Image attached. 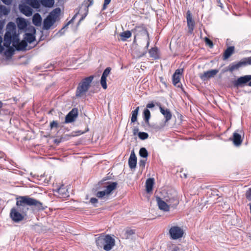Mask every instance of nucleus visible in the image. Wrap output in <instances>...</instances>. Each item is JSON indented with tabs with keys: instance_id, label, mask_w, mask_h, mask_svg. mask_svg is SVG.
I'll return each mask as SVG.
<instances>
[{
	"instance_id": "nucleus-1",
	"label": "nucleus",
	"mask_w": 251,
	"mask_h": 251,
	"mask_svg": "<svg viewBox=\"0 0 251 251\" xmlns=\"http://www.w3.org/2000/svg\"><path fill=\"white\" fill-rule=\"evenodd\" d=\"M16 204V206L15 207L26 216L29 209V206H34L39 210L45 209L42 202L28 196H19L17 198Z\"/></svg>"
},
{
	"instance_id": "nucleus-2",
	"label": "nucleus",
	"mask_w": 251,
	"mask_h": 251,
	"mask_svg": "<svg viewBox=\"0 0 251 251\" xmlns=\"http://www.w3.org/2000/svg\"><path fill=\"white\" fill-rule=\"evenodd\" d=\"M95 241L99 249H103L105 251H110L115 245L114 238L109 234H99V237L96 238Z\"/></svg>"
},
{
	"instance_id": "nucleus-3",
	"label": "nucleus",
	"mask_w": 251,
	"mask_h": 251,
	"mask_svg": "<svg viewBox=\"0 0 251 251\" xmlns=\"http://www.w3.org/2000/svg\"><path fill=\"white\" fill-rule=\"evenodd\" d=\"M94 79V76L91 75L83 79L77 87L75 96L76 97L83 96L89 90L90 84Z\"/></svg>"
},
{
	"instance_id": "nucleus-4",
	"label": "nucleus",
	"mask_w": 251,
	"mask_h": 251,
	"mask_svg": "<svg viewBox=\"0 0 251 251\" xmlns=\"http://www.w3.org/2000/svg\"><path fill=\"white\" fill-rule=\"evenodd\" d=\"M61 12L59 8H56L50 13L49 15L43 21V28L45 30H49L55 23L57 17Z\"/></svg>"
},
{
	"instance_id": "nucleus-5",
	"label": "nucleus",
	"mask_w": 251,
	"mask_h": 251,
	"mask_svg": "<svg viewBox=\"0 0 251 251\" xmlns=\"http://www.w3.org/2000/svg\"><path fill=\"white\" fill-rule=\"evenodd\" d=\"M7 30L4 35V41L5 46H9L11 44V35L17 32L15 24L12 22L8 23L6 26Z\"/></svg>"
},
{
	"instance_id": "nucleus-6",
	"label": "nucleus",
	"mask_w": 251,
	"mask_h": 251,
	"mask_svg": "<svg viewBox=\"0 0 251 251\" xmlns=\"http://www.w3.org/2000/svg\"><path fill=\"white\" fill-rule=\"evenodd\" d=\"M117 184L116 182H107L105 183L103 187L105 189L103 191L97 192L95 194L96 196L99 198H102L105 196L108 195L112 191L116 188Z\"/></svg>"
},
{
	"instance_id": "nucleus-7",
	"label": "nucleus",
	"mask_w": 251,
	"mask_h": 251,
	"mask_svg": "<svg viewBox=\"0 0 251 251\" xmlns=\"http://www.w3.org/2000/svg\"><path fill=\"white\" fill-rule=\"evenodd\" d=\"M248 65H251V56L243 58L237 63H231L228 65L226 71L232 72L233 71L238 70L241 67Z\"/></svg>"
},
{
	"instance_id": "nucleus-8",
	"label": "nucleus",
	"mask_w": 251,
	"mask_h": 251,
	"mask_svg": "<svg viewBox=\"0 0 251 251\" xmlns=\"http://www.w3.org/2000/svg\"><path fill=\"white\" fill-rule=\"evenodd\" d=\"M234 87H242L245 85L251 87V75L240 76L233 82Z\"/></svg>"
},
{
	"instance_id": "nucleus-9",
	"label": "nucleus",
	"mask_w": 251,
	"mask_h": 251,
	"mask_svg": "<svg viewBox=\"0 0 251 251\" xmlns=\"http://www.w3.org/2000/svg\"><path fill=\"white\" fill-rule=\"evenodd\" d=\"M131 32L134 34V42H135L136 37L138 36H146V37H148L149 36V33L144 25L136 26L135 28L131 30Z\"/></svg>"
},
{
	"instance_id": "nucleus-10",
	"label": "nucleus",
	"mask_w": 251,
	"mask_h": 251,
	"mask_svg": "<svg viewBox=\"0 0 251 251\" xmlns=\"http://www.w3.org/2000/svg\"><path fill=\"white\" fill-rule=\"evenodd\" d=\"M26 215L20 212L15 207L11 208L10 212V217L15 223H19L23 221Z\"/></svg>"
},
{
	"instance_id": "nucleus-11",
	"label": "nucleus",
	"mask_w": 251,
	"mask_h": 251,
	"mask_svg": "<svg viewBox=\"0 0 251 251\" xmlns=\"http://www.w3.org/2000/svg\"><path fill=\"white\" fill-rule=\"evenodd\" d=\"M169 233L171 238L176 240L182 237L183 231L180 227L174 226L170 229Z\"/></svg>"
},
{
	"instance_id": "nucleus-12",
	"label": "nucleus",
	"mask_w": 251,
	"mask_h": 251,
	"mask_svg": "<svg viewBox=\"0 0 251 251\" xmlns=\"http://www.w3.org/2000/svg\"><path fill=\"white\" fill-rule=\"evenodd\" d=\"M165 201L168 203V205H169V207L174 208L176 207L179 203L178 199L176 192L173 196H170L168 195L165 198Z\"/></svg>"
},
{
	"instance_id": "nucleus-13",
	"label": "nucleus",
	"mask_w": 251,
	"mask_h": 251,
	"mask_svg": "<svg viewBox=\"0 0 251 251\" xmlns=\"http://www.w3.org/2000/svg\"><path fill=\"white\" fill-rule=\"evenodd\" d=\"M78 116V110L76 108H73L66 116L65 123H70L74 122Z\"/></svg>"
},
{
	"instance_id": "nucleus-14",
	"label": "nucleus",
	"mask_w": 251,
	"mask_h": 251,
	"mask_svg": "<svg viewBox=\"0 0 251 251\" xmlns=\"http://www.w3.org/2000/svg\"><path fill=\"white\" fill-rule=\"evenodd\" d=\"M219 72L218 70L213 69L204 72L203 74H200L199 76L202 81H205L208 79L214 77Z\"/></svg>"
},
{
	"instance_id": "nucleus-15",
	"label": "nucleus",
	"mask_w": 251,
	"mask_h": 251,
	"mask_svg": "<svg viewBox=\"0 0 251 251\" xmlns=\"http://www.w3.org/2000/svg\"><path fill=\"white\" fill-rule=\"evenodd\" d=\"M186 19L187 23V26L189 28L188 32L192 34L195 26V22L193 19L192 15L190 11H188L186 13Z\"/></svg>"
},
{
	"instance_id": "nucleus-16",
	"label": "nucleus",
	"mask_w": 251,
	"mask_h": 251,
	"mask_svg": "<svg viewBox=\"0 0 251 251\" xmlns=\"http://www.w3.org/2000/svg\"><path fill=\"white\" fill-rule=\"evenodd\" d=\"M183 72V69H177L173 75V83L174 85L177 87L180 86L179 83L180 82V76Z\"/></svg>"
},
{
	"instance_id": "nucleus-17",
	"label": "nucleus",
	"mask_w": 251,
	"mask_h": 251,
	"mask_svg": "<svg viewBox=\"0 0 251 251\" xmlns=\"http://www.w3.org/2000/svg\"><path fill=\"white\" fill-rule=\"evenodd\" d=\"M156 200L159 208L164 211H169L170 210L169 205L166 201H163L160 197H156Z\"/></svg>"
},
{
	"instance_id": "nucleus-18",
	"label": "nucleus",
	"mask_w": 251,
	"mask_h": 251,
	"mask_svg": "<svg viewBox=\"0 0 251 251\" xmlns=\"http://www.w3.org/2000/svg\"><path fill=\"white\" fill-rule=\"evenodd\" d=\"M136 164L137 157L134 153V151H132L130 153L129 158L128 159L129 167L131 170L134 169L136 167Z\"/></svg>"
},
{
	"instance_id": "nucleus-19",
	"label": "nucleus",
	"mask_w": 251,
	"mask_h": 251,
	"mask_svg": "<svg viewBox=\"0 0 251 251\" xmlns=\"http://www.w3.org/2000/svg\"><path fill=\"white\" fill-rule=\"evenodd\" d=\"M19 9L21 12L26 16L29 17L32 15L33 13L32 9L26 5H20Z\"/></svg>"
},
{
	"instance_id": "nucleus-20",
	"label": "nucleus",
	"mask_w": 251,
	"mask_h": 251,
	"mask_svg": "<svg viewBox=\"0 0 251 251\" xmlns=\"http://www.w3.org/2000/svg\"><path fill=\"white\" fill-rule=\"evenodd\" d=\"M160 112L164 115L165 121V123L168 122L170 121L172 117V113L169 109H164L161 106H160Z\"/></svg>"
},
{
	"instance_id": "nucleus-21",
	"label": "nucleus",
	"mask_w": 251,
	"mask_h": 251,
	"mask_svg": "<svg viewBox=\"0 0 251 251\" xmlns=\"http://www.w3.org/2000/svg\"><path fill=\"white\" fill-rule=\"evenodd\" d=\"M234 145L236 146H240L242 142V139L240 134L237 132H234L233 138L232 139Z\"/></svg>"
},
{
	"instance_id": "nucleus-22",
	"label": "nucleus",
	"mask_w": 251,
	"mask_h": 251,
	"mask_svg": "<svg viewBox=\"0 0 251 251\" xmlns=\"http://www.w3.org/2000/svg\"><path fill=\"white\" fill-rule=\"evenodd\" d=\"M234 49V46L228 47L224 51L223 59L226 60L228 59L233 53Z\"/></svg>"
},
{
	"instance_id": "nucleus-23",
	"label": "nucleus",
	"mask_w": 251,
	"mask_h": 251,
	"mask_svg": "<svg viewBox=\"0 0 251 251\" xmlns=\"http://www.w3.org/2000/svg\"><path fill=\"white\" fill-rule=\"evenodd\" d=\"M17 26L19 29L23 30L26 28L27 23L25 20L22 18H18L16 20Z\"/></svg>"
},
{
	"instance_id": "nucleus-24",
	"label": "nucleus",
	"mask_w": 251,
	"mask_h": 251,
	"mask_svg": "<svg viewBox=\"0 0 251 251\" xmlns=\"http://www.w3.org/2000/svg\"><path fill=\"white\" fill-rule=\"evenodd\" d=\"M154 183V181L153 178H149L147 179L146 182V188L148 193L152 191Z\"/></svg>"
},
{
	"instance_id": "nucleus-25",
	"label": "nucleus",
	"mask_w": 251,
	"mask_h": 251,
	"mask_svg": "<svg viewBox=\"0 0 251 251\" xmlns=\"http://www.w3.org/2000/svg\"><path fill=\"white\" fill-rule=\"evenodd\" d=\"M42 22V18L41 15L38 13H35L32 18V23L36 26L40 25Z\"/></svg>"
},
{
	"instance_id": "nucleus-26",
	"label": "nucleus",
	"mask_w": 251,
	"mask_h": 251,
	"mask_svg": "<svg viewBox=\"0 0 251 251\" xmlns=\"http://www.w3.org/2000/svg\"><path fill=\"white\" fill-rule=\"evenodd\" d=\"M27 46V43H26V41L25 40H23L21 41V42L19 41V42L17 44V45H16L15 48L17 50H26V47Z\"/></svg>"
},
{
	"instance_id": "nucleus-27",
	"label": "nucleus",
	"mask_w": 251,
	"mask_h": 251,
	"mask_svg": "<svg viewBox=\"0 0 251 251\" xmlns=\"http://www.w3.org/2000/svg\"><path fill=\"white\" fill-rule=\"evenodd\" d=\"M25 2L31 6L33 8H39L40 4L39 0H25Z\"/></svg>"
},
{
	"instance_id": "nucleus-28",
	"label": "nucleus",
	"mask_w": 251,
	"mask_h": 251,
	"mask_svg": "<svg viewBox=\"0 0 251 251\" xmlns=\"http://www.w3.org/2000/svg\"><path fill=\"white\" fill-rule=\"evenodd\" d=\"M24 40L27 43L30 44L35 40V36L32 33H26L25 34Z\"/></svg>"
},
{
	"instance_id": "nucleus-29",
	"label": "nucleus",
	"mask_w": 251,
	"mask_h": 251,
	"mask_svg": "<svg viewBox=\"0 0 251 251\" xmlns=\"http://www.w3.org/2000/svg\"><path fill=\"white\" fill-rule=\"evenodd\" d=\"M39 2L44 7H51L54 3V0H38Z\"/></svg>"
},
{
	"instance_id": "nucleus-30",
	"label": "nucleus",
	"mask_w": 251,
	"mask_h": 251,
	"mask_svg": "<svg viewBox=\"0 0 251 251\" xmlns=\"http://www.w3.org/2000/svg\"><path fill=\"white\" fill-rule=\"evenodd\" d=\"M149 53L150 54V56L151 57L155 59H158L159 58L158 53V49L156 47L151 48L149 50Z\"/></svg>"
},
{
	"instance_id": "nucleus-31",
	"label": "nucleus",
	"mask_w": 251,
	"mask_h": 251,
	"mask_svg": "<svg viewBox=\"0 0 251 251\" xmlns=\"http://www.w3.org/2000/svg\"><path fill=\"white\" fill-rule=\"evenodd\" d=\"M5 44H4V42H3V46H4L7 48V50L4 52V54L6 56H11L14 54V52L15 51L14 49H13V47L10 46V45H9V46H5Z\"/></svg>"
},
{
	"instance_id": "nucleus-32",
	"label": "nucleus",
	"mask_w": 251,
	"mask_h": 251,
	"mask_svg": "<svg viewBox=\"0 0 251 251\" xmlns=\"http://www.w3.org/2000/svg\"><path fill=\"white\" fill-rule=\"evenodd\" d=\"M120 35L121 37V40L123 41H125L127 39L130 38L131 36V32L129 30H126L122 32Z\"/></svg>"
},
{
	"instance_id": "nucleus-33",
	"label": "nucleus",
	"mask_w": 251,
	"mask_h": 251,
	"mask_svg": "<svg viewBox=\"0 0 251 251\" xmlns=\"http://www.w3.org/2000/svg\"><path fill=\"white\" fill-rule=\"evenodd\" d=\"M19 41V35L17 32H16L15 34H13V35H11V43H12V45L14 47L17 45Z\"/></svg>"
},
{
	"instance_id": "nucleus-34",
	"label": "nucleus",
	"mask_w": 251,
	"mask_h": 251,
	"mask_svg": "<svg viewBox=\"0 0 251 251\" xmlns=\"http://www.w3.org/2000/svg\"><path fill=\"white\" fill-rule=\"evenodd\" d=\"M10 12L9 9L4 5H0V17L2 15H7Z\"/></svg>"
},
{
	"instance_id": "nucleus-35",
	"label": "nucleus",
	"mask_w": 251,
	"mask_h": 251,
	"mask_svg": "<svg viewBox=\"0 0 251 251\" xmlns=\"http://www.w3.org/2000/svg\"><path fill=\"white\" fill-rule=\"evenodd\" d=\"M139 110V107H137L134 110L132 111V116L131 118V121L132 123H134L137 121Z\"/></svg>"
},
{
	"instance_id": "nucleus-36",
	"label": "nucleus",
	"mask_w": 251,
	"mask_h": 251,
	"mask_svg": "<svg viewBox=\"0 0 251 251\" xmlns=\"http://www.w3.org/2000/svg\"><path fill=\"white\" fill-rule=\"evenodd\" d=\"M144 119L146 123H149L151 117V113L148 109H145L143 112Z\"/></svg>"
},
{
	"instance_id": "nucleus-37",
	"label": "nucleus",
	"mask_w": 251,
	"mask_h": 251,
	"mask_svg": "<svg viewBox=\"0 0 251 251\" xmlns=\"http://www.w3.org/2000/svg\"><path fill=\"white\" fill-rule=\"evenodd\" d=\"M57 192L62 196L66 197L67 195V190L63 186L60 187L57 189Z\"/></svg>"
},
{
	"instance_id": "nucleus-38",
	"label": "nucleus",
	"mask_w": 251,
	"mask_h": 251,
	"mask_svg": "<svg viewBox=\"0 0 251 251\" xmlns=\"http://www.w3.org/2000/svg\"><path fill=\"white\" fill-rule=\"evenodd\" d=\"M139 155L140 156L146 158L148 156V152L146 148H142L140 149L139 151Z\"/></svg>"
},
{
	"instance_id": "nucleus-39",
	"label": "nucleus",
	"mask_w": 251,
	"mask_h": 251,
	"mask_svg": "<svg viewBox=\"0 0 251 251\" xmlns=\"http://www.w3.org/2000/svg\"><path fill=\"white\" fill-rule=\"evenodd\" d=\"M138 137L141 140H145L148 138L149 135L147 133L145 132H139Z\"/></svg>"
},
{
	"instance_id": "nucleus-40",
	"label": "nucleus",
	"mask_w": 251,
	"mask_h": 251,
	"mask_svg": "<svg viewBox=\"0 0 251 251\" xmlns=\"http://www.w3.org/2000/svg\"><path fill=\"white\" fill-rule=\"evenodd\" d=\"M111 68L107 67L103 71L101 77H105L106 78L107 76L109 75L110 71H111Z\"/></svg>"
},
{
	"instance_id": "nucleus-41",
	"label": "nucleus",
	"mask_w": 251,
	"mask_h": 251,
	"mask_svg": "<svg viewBox=\"0 0 251 251\" xmlns=\"http://www.w3.org/2000/svg\"><path fill=\"white\" fill-rule=\"evenodd\" d=\"M135 234V231L133 229H128L126 231L125 236L126 238H129L133 234Z\"/></svg>"
},
{
	"instance_id": "nucleus-42",
	"label": "nucleus",
	"mask_w": 251,
	"mask_h": 251,
	"mask_svg": "<svg viewBox=\"0 0 251 251\" xmlns=\"http://www.w3.org/2000/svg\"><path fill=\"white\" fill-rule=\"evenodd\" d=\"M100 84L104 89H106L107 88L106 78L101 77Z\"/></svg>"
},
{
	"instance_id": "nucleus-43",
	"label": "nucleus",
	"mask_w": 251,
	"mask_h": 251,
	"mask_svg": "<svg viewBox=\"0 0 251 251\" xmlns=\"http://www.w3.org/2000/svg\"><path fill=\"white\" fill-rule=\"evenodd\" d=\"M245 195L247 200L251 202V187L246 191Z\"/></svg>"
},
{
	"instance_id": "nucleus-44",
	"label": "nucleus",
	"mask_w": 251,
	"mask_h": 251,
	"mask_svg": "<svg viewBox=\"0 0 251 251\" xmlns=\"http://www.w3.org/2000/svg\"><path fill=\"white\" fill-rule=\"evenodd\" d=\"M50 126L51 128H53V127L57 128L58 126V124L57 121H53L50 124Z\"/></svg>"
},
{
	"instance_id": "nucleus-45",
	"label": "nucleus",
	"mask_w": 251,
	"mask_h": 251,
	"mask_svg": "<svg viewBox=\"0 0 251 251\" xmlns=\"http://www.w3.org/2000/svg\"><path fill=\"white\" fill-rule=\"evenodd\" d=\"M205 42L206 43V44L209 45V46L211 48L213 46V44L212 41L211 40H210L209 39H208V38L206 37L205 38Z\"/></svg>"
},
{
	"instance_id": "nucleus-46",
	"label": "nucleus",
	"mask_w": 251,
	"mask_h": 251,
	"mask_svg": "<svg viewBox=\"0 0 251 251\" xmlns=\"http://www.w3.org/2000/svg\"><path fill=\"white\" fill-rule=\"evenodd\" d=\"M111 0H104L102 6V10H104L107 8V5L110 3Z\"/></svg>"
},
{
	"instance_id": "nucleus-47",
	"label": "nucleus",
	"mask_w": 251,
	"mask_h": 251,
	"mask_svg": "<svg viewBox=\"0 0 251 251\" xmlns=\"http://www.w3.org/2000/svg\"><path fill=\"white\" fill-rule=\"evenodd\" d=\"M139 164L140 167H142L143 168H144L146 164V160L144 159H141L139 161Z\"/></svg>"
},
{
	"instance_id": "nucleus-48",
	"label": "nucleus",
	"mask_w": 251,
	"mask_h": 251,
	"mask_svg": "<svg viewBox=\"0 0 251 251\" xmlns=\"http://www.w3.org/2000/svg\"><path fill=\"white\" fill-rule=\"evenodd\" d=\"M2 42V38L0 35V53H1L3 52V51L4 50V48L1 45Z\"/></svg>"
},
{
	"instance_id": "nucleus-49",
	"label": "nucleus",
	"mask_w": 251,
	"mask_h": 251,
	"mask_svg": "<svg viewBox=\"0 0 251 251\" xmlns=\"http://www.w3.org/2000/svg\"><path fill=\"white\" fill-rule=\"evenodd\" d=\"M98 199L95 198H92L90 199V202L93 204L95 205L96 203H97L98 202Z\"/></svg>"
},
{
	"instance_id": "nucleus-50",
	"label": "nucleus",
	"mask_w": 251,
	"mask_h": 251,
	"mask_svg": "<svg viewBox=\"0 0 251 251\" xmlns=\"http://www.w3.org/2000/svg\"><path fill=\"white\" fill-rule=\"evenodd\" d=\"M4 4H6V5H10L12 1V0H1Z\"/></svg>"
},
{
	"instance_id": "nucleus-51",
	"label": "nucleus",
	"mask_w": 251,
	"mask_h": 251,
	"mask_svg": "<svg viewBox=\"0 0 251 251\" xmlns=\"http://www.w3.org/2000/svg\"><path fill=\"white\" fill-rule=\"evenodd\" d=\"M146 107V109L151 108L154 107V104L153 102L149 103L148 104H147Z\"/></svg>"
},
{
	"instance_id": "nucleus-52",
	"label": "nucleus",
	"mask_w": 251,
	"mask_h": 251,
	"mask_svg": "<svg viewBox=\"0 0 251 251\" xmlns=\"http://www.w3.org/2000/svg\"><path fill=\"white\" fill-rule=\"evenodd\" d=\"M72 23V21H69L62 28V29L59 31V32H61L62 30H63L65 28H66L68 27V26Z\"/></svg>"
},
{
	"instance_id": "nucleus-53",
	"label": "nucleus",
	"mask_w": 251,
	"mask_h": 251,
	"mask_svg": "<svg viewBox=\"0 0 251 251\" xmlns=\"http://www.w3.org/2000/svg\"><path fill=\"white\" fill-rule=\"evenodd\" d=\"M146 40H147V45L146 46V48L147 49H148L149 47V45H150V37H149V36H148V37H146Z\"/></svg>"
},
{
	"instance_id": "nucleus-54",
	"label": "nucleus",
	"mask_w": 251,
	"mask_h": 251,
	"mask_svg": "<svg viewBox=\"0 0 251 251\" xmlns=\"http://www.w3.org/2000/svg\"><path fill=\"white\" fill-rule=\"evenodd\" d=\"M88 1L89 2V3L86 5V8L88 9V8L92 5L93 4V0H88Z\"/></svg>"
},
{
	"instance_id": "nucleus-55",
	"label": "nucleus",
	"mask_w": 251,
	"mask_h": 251,
	"mask_svg": "<svg viewBox=\"0 0 251 251\" xmlns=\"http://www.w3.org/2000/svg\"><path fill=\"white\" fill-rule=\"evenodd\" d=\"M87 131H88V128H87V130L85 131L81 132L80 130H79V131H76V133H77V135H81L82 134L84 133L85 132H86Z\"/></svg>"
},
{
	"instance_id": "nucleus-56",
	"label": "nucleus",
	"mask_w": 251,
	"mask_h": 251,
	"mask_svg": "<svg viewBox=\"0 0 251 251\" xmlns=\"http://www.w3.org/2000/svg\"><path fill=\"white\" fill-rule=\"evenodd\" d=\"M3 105V103L1 101H0V115L1 114Z\"/></svg>"
},
{
	"instance_id": "nucleus-57",
	"label": "nucleus",
	"mask_w": 251,
	"mask_h": 251,
	"mask_svg": "<svg viewBox=\"0 0 251 251\" xmlns=\"http://www.w3.org/2000/svg\"><path fill=\"white\" fill-rule=\"evenodd\" d=\"M77 15V13L75 14L73 16V17L72 18V19L70 21H72V23L74 22V21L75 20V18L76 17Z\"/></svg>"
},
{
	"instance_id": "nucleus-58",
	"label": "nucleus",
	"mask_w": 251,
	"mask_h": 251,
	"mask_svg": "<svg viewBox=\"0 0 251 251\" xmlns=\"http://www.w3.org/2000/svg\"><path fill=\"white\" fill-rule=\"evenodd\" d=\"M178 250H179V248L178 247H175L173 249V251H177Z\"/></svg>"
},
{
	"instance_id": "nucleus-59",
	"label": "nucleus",
	"mask_w": 251,
	"mask_h": 251,
	"mask_svg": "<svg viewBox=\"0 0 251 251\" xmlns=\"http://www.w3.org/2000/svg\"><path fill=\"white\" fill-rule=\"evenodd\" d=\"M133 131H134V134H136V132H138V129L137 128H135L134 129Z\"/></svg>"
},
{
	"instance_id": "nucleus-60",
	"label": "nucleus",
	"mask_w": 251,
	"mask_h": 251,
	"mask_svg": "<svg viewBox=\"0 0 251 251\" xmlns=\"http://www.w3.org/2000/svg\"><path fill=\"white\" fill-rule=\"evenodd\" d=\"M248 205L249 206L250 210V213L251 214V202H250V203L248 204Z\"/></svg>"
},
{
	"instance_id": "nucleus-61",
	"label": "nucleus",
	"mask_w": 251,
	"mask_h": 251,
	"mask_svg": "<svg viewBox=\"0 0 251 251\" xmlns=\"http://www.w3.org/2000/svg\"><path fill=\"white\" fill-rule=\"evenodd\" d=\"M84 18V17H82L79 20V22H80L81 21L83 20Z\"/></svg>"
},
{
	"instance_id": "nucleus-62",
	"label": "nucleus",
	"mask_w": 251,
	"mask_h": 251,
	"mask_svg": "<svg viewBox=\"0 0 251 251\" xmlns=\"http://www.w3.org/2000/svg\"><path fill=\"white\" fill-rule=\"evenodd\" d=\"M144 54H145V53H143V55H140V57H142V56H143V55H144Z\"/></svg>"
},
{
	"instance_id": "nucleus-63",
	"label": "nucleus",
	"mask_w": 251,
	"mask_h": 251,
	"mask_svg": "<svg viewBox=\"0 0 251 251\" xmlns=\"http://www.w3.org/2000/svg\"><path fill=\"white\" fill-rule=\"evenodd\" d=\"M184 176L185 177H186V174H184Z\"/></svg>"
}]
</instances>
